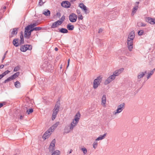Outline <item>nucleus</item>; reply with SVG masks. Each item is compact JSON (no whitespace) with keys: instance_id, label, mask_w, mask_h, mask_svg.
Masks as SVG:
<instances>
[{"instance_id":"obj_2","label":"nucleus","mask_w":155,"mask_h":155,"mask_svg":"<svg viewBox=\"0 0 155 155\" xmlns=\"http://www.w3.org/2000/svg\"><path fill=\"white\" fill-rule=\"evenodd\" d=\"M55 140L54 139L51 142L48 148L49 151L52 153L51 155H59L60 151L59 150H54Z\"/></svg>"},{"instance_id":"obj_50","label":"nucleus","mask_w":155,"mask_h":155,"mask_svg":"<svg viewBox=\"0 0 155 155\" xmlns=\"http://www.w3.org/2000/svg\"><path fill=\"white\" fill-rule=\"evenodd\" d=\"M124 68H121L120 69H119L117 71H119V72H120V74L123 71Z\"/></svg>"},{"instance_id":"obj_63","label":"nucleus","mask_w":155,"mask_h":155,"mask_svg":"<svg viewBox=\"0 0 155 155\" xmlns=\"http://www.w3.org/2000/svg\"><path fill=\"white\" fill-rule=\"evenodd\" d=\"M155 71V68L153 69V70H152L151 71H153V74L154 71Z\"/></svg>"},{"instance_id":"obj_15","label":"nucleus","mask_w":155,"mask_h":155,"mask_svg":"<svg viewBox=\"0 0 155 155\" xmlns=\"http://www.w3.org/2000/svg\"><path fill=\"white\" fill-rule=\"evenodd\" d=\"M107 133H105L103 135H100L98 137L96 140V141H99L101 140L104 139L106 136Z\"/></svg>"},{"instance_id":"obj_57","label":"nucleus","mask_w":155,"mask_h":155,"mask_svg":"<svg viewBox=\"0 0 155 155\" xmlns=\"http://www.w3.org/2000/svg\"><path fill=\"white\" fill-rule=\"evenodd\" d=\"M2 78H3L5 75L4 74V73H2L1 74H0Z\"/></svg>"},{"instance_id":"obj_34","label":"nucleus","mask_w":155,"mask_h":155,"mask_svg":"<svg viewBox=\"0 0 155 155\" xmlns=\"http://www.w3.org/2000/svg\"><path fill=\"white\" fill-rule=\"evenodd\" d=\"M20 69V66L18 65L15 67L13 70V71L14 72L17 71L19 70Z\"/></svg>"},{"instance_id":"obj_4","label":"nucleus","mask_w":155,"mask_h":155,"mask_svg":"<svg viewBox=\"0 0 155 155\" xmlns=\"http://www.w3.org/2000/svg\"><path fill=\"white\" fill-rule=\"evenodd\" d=\"M60 104L59 103L57 102L55 104L54 108L53 110L52 115V120H53L56 118L57 115L59 111V109Z\"/></svg>"},{"instance_id":"obj_12","label":"nucleus","mask_w":155,"mask_h":155,"mask_svg":"<svg viewBox=\"0 0 155 155\" xmlns=\"http://www.w3.org/2000/svg\"><path fill=\"white\" fill-rule=\"evenodd\" d=\"M61 24L62 22L59 21V20H58L57 21L53 23L51 27L52 28H55L58 26L60 25Z\"/></svg>"},{"instance_id":"obj_26","label":"nucleus","mask_w":155,"mask_h":155,"mask_svg":"<svg viewBox=\"0 0 155 155\" xmlns=\"http://www.w3.org/2000/svg\"><path fill=\"white\" fill-rule=\"evenodd\" d=\"M146 25V24L141 22H139L137 23V25L139 27H145Z\"/></svg>"},{"instance_id":"obj_10","label":"nucleus","mask_w":155,"mask_h":155,"mask_svg":"<svg viewBox=\"0 0 155 155\" xmlns=\"http://www.w3.org/2000/svg\"><path fill=\"white\" fill-rule=\"evenodd\" d=\"M115 76H114L113 75H112L109 77L107 79L105 80L104 84L105 85H107L109 84L112 81L115 79Z\"/></svg>"},{"instance_id":"obj_27","label":"nucleus","mask_w":155,"mask_h":155,"mask_svg":"<svg viewBox=\"0 0 155 155\" xmlns=\"http://www.w3.org/2000/svg\"><path fill=\"white\" fill-rule=\"evenodd\" d=\"M14 85L16 88H19L21 87L20 83L19 81H17L15 83Z\"/></svg>"},{"instance_id":"obj_30","label":"nucleus","mask_w":155,"mask_h":155,"mask_svg":"<svg viewBox=\"0 0 155 155\" xmlns=\"http://www.w3.org/2000/svg\"><path fill=\"white\" fill-rule=\"evenodd\" d=\"M47 68L48 69V70L50 72H51V71H52L53 69V67L51 65L49 64L48 65Z\"/></svg>"},{"instance_id":"obj_6","label":"nucleus","mask_w":155,"mask_h":155,"mask_svg":"<svg viewBox=\"0 0 155 155\" xmlns=\"http://www.w3.org/2000/svg\"><path fill=\"white\" fill-rule=\"evenodd\" d=\"M125 104L123 103L118 105L117 106V109L116 111H114L113 114H116L120 113L124 110L125 107Z\"/></svg>"},{"instance_id":"obj_39","label":"nucleus","mask_w":155,"mask_h":155,"mask_svg":"<svg viewBox=\"0 0 155 155\" xmlns=\"http://www.w3.org/2000/svg\"><path fill=\"white\" fill-rule=\"evenodd\" d=\"M144 31L142 30H140L138 32V35L140 36L142 35Z\"/></svg>"},{"instance_id":"obj_41","label":"nucleus","mask_w":155,"mask_h":155,"mask_svg":"<svg viewBox=\"0 0 155 155\" xmlns=\"http://www.w3.org/2000/svg\"><path fill=\"white\" fill-rule=\"evenodd\" d=\"M83 10L84 11L85 13L86 14H88L89 12V11L87 9V8L86 7L85 8H84Z\"/></svg>"},{"instance_id":"obj_48","label":"nucleus","mask_w":155,"mask_h":155,"mask_svg":"<svg viewBox=\"0 0 155 155\" xmlns=\"http://www.w3.org/2000/svg\"><path fill=\"white\" fill-rule=\"evenodd\" d=\"M5 102H3L2 103H0V108L2 107L3 105H5Z\"/></svg>"},{"instance_id":"obj_5","label":"nucleus","mask_w":155,"mask_h":155,"mask_svg":"<svg viewBox=\"0 0 155 155\" xmlns=\"http://www.w3.org/2000/svg\"><path fill=\"white\" fill-rule=\"evenodd\" d=\"M102 77L99 76L95 79L93 82V87L94 89H96L100 85L102 81Z\"/></svg>"},{"instance_id":"obj_38","label":"nucleus","mask_w":155,"mask_h":155,"mask_svg":"<svg viewBox=\"0 0 155 155\" xmlns=\"http://www.w3.org/2000/svg\"><path fill=\"white\" fill-rule=\"evenodd\" d=\"M33 31H35L34 28H31V29H30L29 31V39L30 38V36L31 35V32Z\"/></svg>"},{"instance_id":"obj_24","label":"nucleus","mask_w":155,"mask_h":155,"mask_svg":"<svg viewBox=\"0 0 155 155\" xmlns=\"http://www.w3.org/2000/svg\"><path fill=\"white\" fill-rule=\"evenodd\" d=\"M71 130L70 129V127L69 126H66L64 129V132L65 133H68L70 132Z\"/></svg>"},{"instance_id":"obj_52","label":"nucleus","mask_w":155,"mask_h":155,"mask_svg":"<svg viewBox=\"0 0 155 155\" xmlns=\"http://www.w3.org/2000/svg\"><path fill=\"white\" fill-rule=\"evenodd\" d=\"M103 31V29H102V28H100L99 30L98 33H101Z\"/></svg>"},{"instance_id":"obj_14","label":"nucleus","mask_w":155,"mask_h":155,"mask_svg":"<svg viewBox=\"0 0 155 155\" xmlns=\"http://www.w3.org/2000/svg\"><path fill=\"white\" fill-rule=\"evenodd\" d=\"M153 18L150 17H147L146 18V21L151 25H153Z\"/></svg>"},{"instance_id":"obj_35","label":"nucleus","mask_w":155,"mask_h":155,"mask_svg":"<svg viewBox=\"0 0 155 155\" xmlns=\"http://www.w3.org/2000/svg\"><path fill=\"white\" fill-rule=\"evenodd\" d=\"M51 134H48L45 135L44 137V135L42 136V138L44 140H45L48 138L49 137L50 135Z\"/></svg>"},{"instance_id":"obj_58","label":"nucleus","mask_w":155,"mask_h":155,"mask_svg":"<svg viewBox=\"0 0 155 155\" xmlns=\"http://www.w3.org/2000/svg\"><path fill=\"white\" fill-rule=\"evenodd\" d=\"M69 61H70V60H69V59L68 60V64L67 66V68H68V67L69 66Z\"/></svg>"},{"instance_id":"obj_46","label":"nucleus","mask_w":155,"mask_h":155,"mask_svg":"<svg viewBox=\"0 0 155 155\" xmlns=\"http://www.w3.org/2000/svg\"><path fill=\"white\" fill-rule=\"evenodd\" d=\"M6 79L7 80V81L8 82L9 81L11 80H13V79H12V77L11 76L10 77Z\"/></svg>"},{"instance_id":"obj_47","label":"nucleus","mask_w":155,"mask_h":155,"mask_svg":"<svg viewBox=\"0 0 155 155\" xmlns=\"http://www.w3.org/2000/svg\"><path fill=\"white\" fill-rule=\"evenodd\" d=\"M39 3L40 6L42 5L44 3L43 2H42V0H39Z\"/></svg>"},{"instance_id":"obj_22","label":"nucleus","mask_w":155,"mask_h":155,"mask_svg":"<svg viewBox=\"0 0 155 155\" xmlns=\"http://www.w3.org/2000/svg\"><path fill=\"white\" fill-rule=\"evenodd\" d=\"M60 32L63 33H67L68 32V31L66 28H62L61 29H59Z\"/></svg>"},{"instance_id":"obj_59","label":"nucleus","mask_w":155,"mask_h":155,"mask_svg":"<svg viewBox=\"0 0 155 155\" xmlns=\"http://www.w3.org/2000/svg\"><path fill=\"white\" fill-rule=\"evenodd\" d=\"M54 50L55 51H58V48H57L56 47L54 48Z\"/></svg>"},{"instance_id":"obj_37","label":"nucleus","mask_w":155,"mask_h":155,"mask_svg":"<svg viewBox=\"0 0 155 155\" xmlns=\"http://www.w3.org/2000/svg\"><path fill=\"white\" fill-rule=\"evenodd\" d=\"M79 6L82 9H83L84 8H85V7H86V6L84 5L83 3H80L79 5Z\"/></svg>"},{"instance_id":"obj_18","label":"nucleus","mask_w":155,"mask_h":155,"mask_svg":"<svg viewBox=\"0 0 155 155\" xmlns=\"http://www.w3.org/2000/svg\"><path fill=\"white\" fill-rule=\"evenodd\" d=\"M18 39L15 38L13 40V45L15 47H18L19 45V43H18Z\"/></svg>"},{"instance_id":"obj_32","label":"nucleus","mask_w":155,"mask_h":155,"mask_svg":"<svg viewBox=\"0 0 155 155\" xmlns=\"http://www.w3.org/2000/svg\"><path fill=\"white\" fill-rule=\"evenodd\" d=\"M33 111V109L32 108H30L28 109L27 110V113L28 114H30L32 113Z\"/></svg>"},{"instance_id":"obj_55","label":"nucleus","mask_w":155,"mask_h":155,"mask_svg":"<svg viewBox=\"0 0 155 155\" xmlns=\"http://www.w3.org/2000/svg\"><path fill=\"white\" fill-rule=\"evenodd\" d=\"M76 12L78 14H80L81 13L80 11L78 9L76 10Z\"/></svg>"},{"instance_id":"obj_40","label":"nucleus","mask_w":155,"mask_h":155,"mask_svg":"<svg viewBox=\"0 0 155 155\" xmlns=\"http://www.w3.org/2000/svg\"><path fill=\"white\" fill-rule=\"evenodd\" d=\"M97 144L98 143L97 141H94L93 144L94 148V149H96L97 147Z\"/></svg>"},{"instance_id":"obj_9","label":"nucleus","mask_w":155,"mask_h":155,"mask_svg":"<svg viewBox=\"0 0 155 155\" xmlns=\"http://www.w3.org/2000/svg\"><path fill=\"white\" fill-rule=\"evenodd\" d=\"M18 28H15L10 30V31L11 32V34L9 35L10 38L17 35L18 33Z\"/></svg>"},{"instance_id":"obj_3","label":"nucleus","mask_w":155,"mask_h":155,"mask_svg":"<svg viewBox=\"0 0 155 155\" xmlns=\"http://www.w3.org/2000/svg\"><path fill=\"white\" fill-rule=\"evenodd\" d=\"M81 116L79 112L77 113L74 116V119L73 120L72 122L71 123L70 127V129L72 130L77 125L79 122Z\"/></svg>"},{"instance_id":"obj_53","label":"nucleus","mask_w":155,"mask_h":155,"mask_svg":"<svg viewBox=\"0 0 155 155\" xmlns=\"http://www.w3.org/2000/svg\"><path fill=\"white\" fill-rule=\"evenodd\" d=\"M5 55H4V56H3V57H2V63H3V60H4L5 59Z\"/></svg>"},{"instance_id":"obj_29","label":"nucleus","mask_w":155,"mask_h":155,"mask_svg":"<svg viewBox=\"0 0 155 155\" xmlns=\"http://www.w3.org/2000/svg\"><path fill=\"white\" fill-rule=\"evenodd\" d=\"M120 74V72H119V71L117 70L115 71L112 75L114 76H115V78L116 76L119 75Z\"/></svg>"},{"instance_id":"obj_17","label":"nucleus","mask_w":155,"mask_h":155,"mask_svg":"<svg viewBox=\"0 0 155 155\" xmlns=\"http://www.w3.org/2000/svg\"><path fill=\"white\" fill-rule=\"evenodd\" d=\"M54 130L53 129V128H51V127L44 134V136L46 134H51V132L53 131Z\"/></svg>"},{"instance_id":"obj_28","label":"nucleus","mask_w":155,"mask_h":155,"mask_svg":"<svg viewBox=\"0 0 155 155\" xmlns=\"http://www.w3.org/2000/svg\"><path fill=\"white\" fill-rule=\"evenodd\" d=\"M59 124V122H56L55 124H54L51 127V128H53V129H55L58 126V125Z\"/></svg>"},{"instance_id":"obj_60","label":"nucleus","mask_w":155,"mask_h":155,"mask_svg":"<svg viewBox=\"0 0 155 155\" xmlns=\"http://www.w3.org/2000/svg\"><path fill=\"white\" fill-rule=\"evenodd\" d=\"M23 118V117L22 115H21L20 116V119H22Z\"/></svg>"},{"instance_id":"obj_36","label":"nucleus","mask_w":155,"mask_h":155,"mask_svg":"<svg viewBox=\"0 0 155 155\" xmlns=\"http://www.w3.org/2000/svg\"><path fill=\"white\" fill-rule=\"evenodd\" d=\"M81 150L83 152V153L84 154H87V149L85 148H81Z\"/></svg>"},{"instance_id":"obj_45","label":"nucleus","mask_w":155,"mask_h":155,"mask_svg":"<svg viewBox=\"0 0 155 155\" xmlns=\"http://www.w3.org/2000/svg\"><path fill=\"white\" fill-rule=\"evenodd\" d=\"M29 25H30L31 28H34V27L36 26L37 25V24L36 23H33L32 24Z\"/></svg>"},{"instance_id":"obj_23","label":"nucleus","mask_w":155,"mask_h":155,"mask_svg":"<svg viewBox=\"0 0 155 155\" xmlns=\"http://www.w3.org/2000/svg\"><path fill=\"white\" fill-rule=\"evenodd\" d=\"M23 33L22 31L21 32V35L20 36V43L21 44H23L24 42V37L23 35Z\"/></svg>"},{"instance_id":"obj_8","label":"nucleus","mask_w":155,"mask_h":155,"mask_svg":"<svg viewBox=\"0 0 155 155\" xmlns=\"http://www.w3.org/2000/svg\"><path fill=\"white\" fill-rule=\"evenodd\" d=\"M31 28L30 25H28L25 28L24 37L27 39H29V32Z\"/></svg>"},{"instance_id":"obj_31","label":"nucleus","mask_w":155,"mask_h":155,"mask_svg":"<svg viewBox=\"0 0 155 155\" xmlns=\"http://www.w3.org/2000/svg\"><path fill=\"white\" fill-rule=\"evenodd\" d=\"M153 74V71H150V72L148 73L147 75V79H149L151 77V75Z\"/></svg>"},{"instance_id":"obj_61","label":"nucleus","mask_w":155,"mask_h":155,"mask_svg":"<svg viewBox=\"0 0 155 155\" xmlns=\"http://www.w3.org/2000/svg\"><path fill=\"white\" fill-rule=\"evenodd\" d=\"M153 24H155V18H153Z\"/></svg>"},{"instance_id":"obj_33","label":"nucleus","mask_w":155,"mask_h":155,"mask_svg":"<svg viewBox=\"0 0 155 155\" xmlns=\"http://www.w3.org/2000/svg\"><path fill=\"white\" fill-rule=\"evenodd\" d=\"M138 8V6H135L134 7L133 9L132 14H133V15L134 14V13L136 12V10Z\"/></svg>"},{"instance_id":"obj_49","label":"nucleus","mask_w":155,"mask_h":155,"mask_svg":"<svg viewBox=\"0 0 155 155\" xmlns=\"http://www.w3.org/2000/svg\"><path fill=\"white\" fill-rule=\"evenodd\" d=\"M79 19L82 20L83 19V17L81 15H80L78 17Z\"/></svg>"},{"instance_id":"obj_25","label":"nucleus","mask_w":155,"mask_h":155,"mask_svg":"<svg viewBox=\"0 0 155 155\" xmlns=\"http://www.w3.org/2000/svg\"><path fill=\"white\" fill-rule=\"evenodd\" d=\"M19 74L20 72H17L16 73H15L14 74L11 76L12 79H15L19 75Z\"/></svg>"},{"instance_id":"obj_16","label":"nucleus","mask_w":155,"mask_h":155,"mask_svg":"<svg viewBox=\"0 0 155 155\" xmlns=\"http://www.w3.org/2000/svg\"><path fill=\"white\" fill-rule=\"evenodd\" d=\"M106 98L105 95H104L101 99V103L104 105H105L106 103Z\"/></svg>"},{"instance_id":"obj_1","label":"nucleus","mask_w":155,"mask_h":155,"mask_svg":"<svg viewBox=\"0 0 155 155\" xmlns=\"http://www.w3.org/2000/svg\"><path fill=\"white\" fill-rule=\"evenodd\" d=\"M135 36L134 31H133L130 32L128 35L127 40V47L129 50L131 51L133 48V40Z\"/></svg>"},{"instance_id":"obj_21","label":"nucleus","mask_w":155,"mask_h":155,"mask_svg":"<svg viewBox=\"0 0 155 155\" xmlns=\"http://www.w3.org/2000/svg\"><path fill=\"white\" fill-rule=\"evenodd\" d=\"M71 24H69L67 26V28L68 30L70 31L73 30L74 28V26L73 25H71Z\"/></svg>"},{"instance_id":"obj_42","label":"nucleus","mask_w":155,"mask_h":155,"mask_svg":"<svg viewBox=\"0 0 155 155\" xmlns=\"http://www.w3.org/2000/svg\"><path fill=\"white\" fill-rule=\"evenodd\" d=\"M27 50H31L32 49V46L31 45H27Z\"/></svg>"},{"instance_id":"obj_44","label":"nucleus","mask_w":155,"mask_h":155,"mask_svg":"<svg viewBox=\"0 0 155 155\" xmlns=\"http://www.w3.org/2000/svg\"><path fill=\"white\" fill-rule=\"evenodd\" d=\"M42 29V28L41 27H36L34 28L35 31H37L41 30Z\"/></svg>"},{"instance_id":"obj_62","label":"nucleus","mask_w":155,"mask_h":155,"mask_svg":"<svg viewBox=\"0 0 155 155\" xmlns=\"http://www.w3.org/2000/svg\"><path fill=\"white\" fill-rule=\"evenodd\" d=\"M8 82V81H7V79L5 80L4 81V83H6Z\"/></svg>"},{"instance_id":"obj_19","label":"nucleus","mask_w":155,"mask_h":155,"mask_svg":"<svg viewBox=\"0 0 155 155\" xmlns=\"http://www.w3.org/2000/svg\"><path fill=\"white\" fill-rule=\"evenodd\" d=\"M43 14L46 16H49L50 15V12L48 10H45L43 11Z\"/></svg>"},{"instance_id":"obj_13","label":"nucleus","mask_w":155,"mask_h":155,"mask_svg":"<svg viewBox=\"0 0 155 155\" xmlns=\"http://www.w3.org/2000/svg\"><path fill=\"white\" fill-rule=\"evenodd\" d=\"M147 73V71H146L144 72H140L137 75V78L138 79H140L143 77L145 74Z\"/></svg>"},{"instance_id":"obj_51","label":"nucleus","mask_w":155,"mask_h":155,"mask_svg":"<svg viewBox=\"0 0 155 155\" xmlns=\"http://www.w3.org/2000/svg\"><path fill=\"white\" fill-rule=\"evenodd\" d=\"M10 72V71L8 70H7L5 71L4 72H3L4 74L5 75L7 74H8L9 72Z\"/></svg>"},{"instance_id":"obj_7","label":"nucleus","mask_w":155,"mask_h":155,"mask_svg":"<svg viewBox=\"0 0 155 155\" xmlns=\"http://www.w3.org/2000/svg\"><path fill=\"white\" fill-rule=\"evenodd\" d=\"M69 18L71 22H74L77 21V16L76 14L72 13L69 15Z\"/></svg>"},{"instance_id":"obj_56","label":"nucleus","mask_w":155,"mask_h":155,"mask_svg":"<svg viewBox=\"0 0 155 155\" xmlns=\"http://www.w3.org/2000/svg\"><path fill=\"white\" fill-rule=\"evenodd\" d=\"M4 65L3 64H1L0 66V69H2L4 67Z\"/></svg>"},{"instance_id":"obj_64","label":"nucleus","mask_w":155,"mask_h":155,"mask_svg":"<svg viewBox=\"0 0 155 155\" xmlns=\"http://www.w3.org/2000/svg\"><path fill=\"white\" fill-rule=\"evenodd\" d=\"M72 151H73L72 150V149H71V150H70V152H69V153L70 154V153H71L72 152Z\"/></svg>"},{"instance_id":"obj_43","label":"nucleus","mask_w":155,"mask_h":155,"mask_svg":"<svg viewBox=\"0 0 155 155\" xmlns=\"http://www.w3.org/2000/svg\"><path fill=\"white\" fill-rule=\"evenodd\" d=\"M65 19V16H64V15H63L62 16V17H61V20H59V21H61V22H62V23H63V22L64 21V20Z\"/></svg>"},{"instance_id":"obj_20","label":"nucleus","mask_w":155,"mask_h":155,"mask_svg":"<svg viewBox=\"0 0 155 155\" xmlns=\"http://www.w3.org/2000/svg\"><path fill=\"white\" fill-rule=\"evenodd\" d=\"M27 45H25L21 47L20 50L22 51L25 52L27 50Z\"/></svg>"},{"instance_id":"obj_54","label":"nucleus","mask_w":155,"mask_h":155,"mask_svg":"<svg viewBox=\"0 0 155 155\" xmlns=\"http://www.w3.org/2000/svg\"><path fill=\"white\" fill-rule=\"evenodd\" d=\"M56 15L59 17L61 16V13L60 12H57L56 14Z\"/></svg>"},{"instance_id":"obj_11","label":"nucleus","mask_w":155,"mask_h":155,"mask_svg":"<svg viewBox=\"0 0 155 155\" xmlns=\"http://www.w3.org/2000/svg\"><path fill=\"white\" fill-rule=\"evenodd\" d=\"M61 5L63 7L68 8L70 7L71 4L68 1H64L62 2Z\"/></svg>"}]
</instances>
